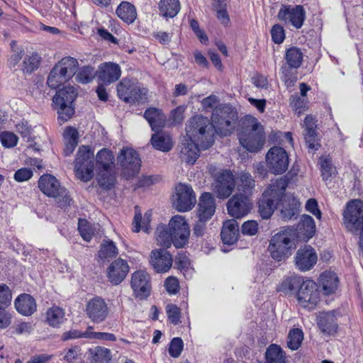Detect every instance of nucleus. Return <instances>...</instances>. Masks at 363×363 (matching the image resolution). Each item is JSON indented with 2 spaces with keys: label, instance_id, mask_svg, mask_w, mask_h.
I'll return each instance as SVG.
<instances>
[{
  "label": "nucleus",
  "instance_id": "1",
  "mask_svg": "<svg viewBox=\"0 0 363 363\" xmlns=\"http://www.w3.org/2000/svg\"><path fill=\"white\" fill-rule=\"evenodd\" d=\"M285 294L296 293L298 304L308 311L314 310L320 301V290L316 282L293 276L284 280L277 288Z\"/></svg>",
  "mask_w": 363,
  "mask_h": 363
},
{
  "label": "nucleus",
  "instance_id": "2",
  "mask_svg": "<svg viewBox=\"0 0 363 363\" xmlns=\"http://www.w3.org/2000/svg\"><path fill=\"white\" fill-rule=\"evenodd\" d=\"M238 135L240 145L250 152H257L265 143V133L258 120L247 115L238 125Z\"/></svg>",
  "mask_w": 363,
  "mask_h": 363
},
{
  "label": "nucleus",
  "instance_id": "3",
  "mask_svg": "<svg viewBox=\"0 0 363 363\" xmlns=\"http://www.w3.org/2000/svg\"><path fill=\"white\" fill-rule=\"evenodd\" d=\"M288 184V179L281 177L272 182L264 191L258 203L259 213L263 219L269 218L277 206L283 205Z\"/></svg>",
  "mask_w": 363,
  "mask_h": 363
},
{
  "label": "nucleus",
  "instance_id": "4",
  "mask_svg": "<svg viewBox=\"0 0 363 363\" xmlns=\"http://www.w3.org/2000/svg\"><path fill=\"white\" fill-rule=\"evenodd\" d=\"M186 136L192 143L207 150L214 143V128L207 117L194 116L186 127Z\"/></svg>",
  "mask_w": 363,
  "mask_h": 363
},
{
  "label": "nucleus",
  "instance_id": "5",
  "mask_svg": "<svg viewBox=\"0 0 363 363\" xmlns=\"http://www.w3.org/2000/svg\"><path fill=\"white\" fill-rule=\"evenodd\" d=\"M211 123L215 132L220 136L230 135L238 125V113L229 104H220L213 111Z\"/></svg>",
  "mask_w": 363,
  "mask_h": 363
},
{
  "label": "nucleus",
  "instance_id": "6",
  "mask_svg": "<svg viewBox=\"0 0 363 363\" xmlns=\"http://www.w3.org/2000/svg\"><path fill=\"white\" fill-rule=\"evenodd\" d=\"M296 241L294 232L291 228L276 233L271 238L268 247L271 257L277 261L286 260L296 249Z\"/></svg>",
  "mask_w": 363,
  "mask_h": 363
},
{
  "label": "nucleus",
  "instance_id": "7",
  "mask_svg": "<svg viewBox=\"0 0 363 363\" xmlns=\"http://www.w3.org/2000/svg\"><path fill=\"white\" fill-rule=\"evenodd\" d=\"M38 187L46 196L52 197L60 208L70 206L72 201L67 189L51 174H43L38 181Z\"/></svg>",
  "mask_w": 363,
  "mask_h": 363
},
{
  "label": "nucleus",
  "instance_id": "8",
  "mask_svg": "<svg viewBox=\"0 0 363 363\" xmlns=\"http://www.w3.org/2000/svg\"><path fill=\"white\" fill-rule=\"evenodd\" d=\"M157 244L169 248L172 244L177 249L182 247V216L171 218L169 225L160 224L156 230Z\"/></svg>",
  "mask_w": 363,
  "mask_h": 363
},
{
  "label": "nucleus",
  "instance_id": "9",
  "mask_svg": "<svg viewBox=\"0 0 363 363\" xmlns=\"http://www.w3.org/2000/svg\"><path fill=\"white\" fill-rule=\"evenodd\" d=\"M77 67L78 61L75 58H62L51 69L48 77V85L52 89H57L76 74Z\"/></svg>",
  "mask_w": 363,
  "mask_h": 363
},
{
  "label": "nucleus",
  "instance_id": "10",
  "mask_svg": "<svg viewBox=\"0 0 363 363\" xmlns=\"http://www.w3.org/2000/svg\"><path fill=\"white\" fill-rule=\"evenodd\" d=\"M77 96L73 86H65L57 91L52 99L54 108L57 109L60 123L67 121L74 114L73 103Z\"/></svg>",
  "mask_w": 363,
  "mask_h": 363
},
{
  "label": "nucleus",
  "instance_id": "11",
  "mask_svg": "<svg viewBox=\"0 0 363 363\" xmlns=\"http://www.w3.org/2000/svg\"><path fill=\"white\" fill-rule=\"evenodd\" d=\"M303 52L297 47H291L286 50V62L280 68L281 79L287 87L293 86L297 80L296 69L303 62Z\"/></svg>",
  "mask_w": 363,
  "mask_h": 363
},
{
  "label": "nucleus",
  "instance_id": "12",
  "mask_svg": "<svg viewBox=\"0 0 363 363\" xmlns=\"http://www.w3.org/2000/svg\"><path fill=\"white\" fill-rule=\"evenodd\" d=\"M94 155L89 146L79 147L74 161V171L77 177L87 182L94 177Z\"/></svg>",
  "mask_w": 363,
  "mask_h": 363
},
{
  "label": "nucleus",
  "instance_id": "13",
  "mask_svg": "<svg viewBox=\"0 0 363 363\" xmlns=\"http://www.w3.org/2000/svg\"><path fill=\"white\" fill-rule=\"evenodd\" d=\"M116 159L123 177L130 179L138 174L141 160L135 150L129 147H123L118 152Z\"/></svg>",
  "mask_w": 363,
  "mask_h": 363
},
{
  "label": "nucleus",
  "instance_id": "14",
  "mask_svg": "<svg viewBox=\"0 0 363 363\" xmlns=\"http://www.w3.org/2000/svg\"><path fill=\"white\" fill-rule=\"evenodd\" d=\"M118 97L125 103L135 104L145 102L147 91L138 84L123 79L117 86Z\"/></svg>",
  "mask_w": 363,
  "mask_h": 363
},
{
  "label": "nucleus",
  "instance_id": "15",
  "mask_svg": "<svg viewBox=\"0 0 363 363\" xmlns=\"http://www.w3.org/2000/svg\"><path fill=\"white\" fill-rule=\"evenodd\" d=\"M266 162L271 173L281 174L288 169L289 155L284 148L272 147L266 155Z\"/></svg>",
  "mask_w": 363,
  "mask_h": 363
},
{
  "label": "nucleus",
  "instance_id": "16",
  "mask_svg": "<svg viewBox=\"0 0 363 363\" xmlns=\"http://www.w3.org/2000/svg\"><path fill=\"white\" fill-rule=\"evenodd\" d=\"M277 17L286 24H291L298 29L303 25L306 19V11L301 5H282Z\"/></svg>",
  "mask_w": 363,
  "mask_h": 363
},
{
  "label": "nucleus",
  "instance_id": "17",
  "mask_svg": "<svg viewBox=\"0 0 363 363\" xmlns=\"http://www.w3.org/2000/svg\"><path fill=\"white\" fill-rule=\"evenodd\" d=\"M215 191L220 199L229 197L235 186V177L230 169H220L214 174Z\"/></svg>",
  "mask_w": 363,
  "mask_h": 363
},
{
  "label": "nucleus",
  "instance_id": "18",
  "mask_svg": "<svg viewBox=\"0 0 363 363\" xmlns=\"http://www.w3.org/2000/svg\"><path fill=\"white\" fill-rule=\"evenodd\" d=\"M252 208V203L247 195L236 194L227 203L228 214L235 218L247 216Z\"/></svg>",
  "mask_w": 363,
  "mask_h": 363
},
{
  "label": "nucleus",
  "instance_id": "19",
  "mask_svg": "<svg viewBox=\"0 0 363 363\" xmlns=\"http://www.w3.org/2000/svg\"><path fill=\"white\" fill-rule=\"evenodd\" d=\"M85 312L93 323H101L108 318L109 308L104 299L96 296L87 302Z\"/></svg>",
  "mask_w": 363,
  "mask_h": 363
},
{
  "label": "nucleus",
  "instance_id": "20",
  "mask_svg": "<svg viewBox=\"0 0 363 363\" xmlns=\"http://www.w3.org/2000/svg\"><path fill=\"white\" fill-rule=\"evenodd\" d=\"M131 288L136 298L147 299L151 293V284L149 274H133Z\"/></svg>",
  "mask_w": 363,
  "mask_h": 363
},
{
  "label": "nucleus",
  "instance_id": "21",
  "mask_svg": "<svg viewBox=\"0 0 363 363\" xmlns=\"http://www.w3.org/2000/svg\"><path fill=\"white\" fill-rule=\"evenodd\" d=\"M318 256L315 250L310 245H306L298 250L295 262L298 269L301 271H309L316 264Z\"/></svg>",
  "mask_w": 363,
  "mask_h": 363
},
{
  "label": "nucleus",
  "instance_id": "22",
  "mask_svg": "<svg viewBox=\"0 0 363 363\" xmlns=\"http://www.w3.org/2000/svg\"><path fill=\"white\" fill-rule=\"evenodd\" d=\"M216 211V203L211 193L205 192L199 198L197 217L200 222H206L210 220Z\"/></svg>",
  "mask_w": 363,
  "mask_h": 363
},
{
  "label": "nucleus",
  "instance_id": "23",
  "mask_svg": "<svg viewBox=\"0 0 363 363\" xmlns=\"http://www.w3.org/2000/svg\"><path fill=\"white\" fill-rule=\"evenodd\" d=\"M172 256L165 250H154L151 252L150 263L156 272H167L172 265Z\"/></svg>",
  "mask_w": 363,
  "mask_h": 363
},
{
  "label": "nucleus",
  "instance_id": "24",
  "mask_svg": "<svg viewBox=\"0 0 363 363\" xmlns=\"http://www.w3.org/2000/svg\"><path fill=\"white\" fill-rule=\"evenodd\" d=\"M98 79L105 84L116 82L121 75L120 66L114 62H108L101 64L97 71Z\"/></svg>",
  "mask_w": 363,
  "mask_h": 363
},
{
  "label": "nucleus",
  "instance_id": "25",
  "mask_svg": "<svg viewBox=\"0 0 363 363\" xmlns=\"http://www.w3.org/2000/svg\"><path fill=\"white\" fill-rule=\"evenodd\" d=\"M294 238H298L301 240L307 242L315 233V224L314 219L308 215H303L295 229Z\"/></svg>",
  "mask_w": 363,
  "mask_h": 363
},
{
  "label": "nucleus",
  "instance_id": "26",
  "mask_svg": "<svg viewBox=\"0 0 363 363\" xmlns=\"http://www.w3.org/2000/svg\"><path fill=\"white\" fill-rule=\"evenodd\" d=\"M340 280L336 274H321L318 279L320 295L330 296L335 294L339 288Z\"/></svg>",
  "mask_w": 363,
  "mask_h": 363
},
{
  "label": "nucleus",
  "instance_id": "27",
  "mask_svg": "<svg viewBox=\"0 0 363 363\" xmlns=\"http://www.w3.org/2000/svg\"><path fill=\"white\" fill-rule=\"evenodd\" d=\"M143 116L155 132L161 130L167 121L166 116L162 110L154 107L146 109Z\"/></svg>",
  "mask_w": 363,
  "mask_h": 363
},
{
  "label": "nucleus",
  "instance_id": "28",
  "mask_svg": "<svg viewBox=\"0 0 363 363\" xmlns=\"http://www.w3.org/2000/svg\"><path fill=\"white\" fill-rule=\"evenodd\" d=\"M239 236V225L235 219H230L223 223L220 233L222 241L226 245H233L237 242Z\"/></svg>",
  "mask_w": 363,
  "mask_h": 363
},
{
  "label": "nucleus",
  "instance_id": "29",
  "mask_svg": "<svg viewBox=\"0 0 363 363\" xmlns=\"http://www.w3.org/2000/svg\"><path fill=\"white\" fill-rule=\"evenodd\" d=\"M16 311L26 316L31 315L36 311L35 299L28 294L19 295L14 301Z\"/></svg>",
  "mask_w": 363,
  "mask_h": 363
},
{
  "label": "nucleus",
  "instance_id": "30",
  "mask_svg": "<svg viewBox=\"0 0 363 363\" xmlns=\"http://www.w3.org/2000/svg\"><path fill=\"white\" fill-rule=\"evenodd\" d=\"M317 323L319 328L324 333L333 335L337 331L336 318L332 311L320 313L318 316Z\"/></svg>",
  "mask_w": 363,
  "mask_h": 363
},
{
  "label": "nucleus",
  "instance_id": "31",
  "mask_svg": "<svg viewBox=\"0 0 363 363\" xmlns=\"http://www.w3.org/2000/svg\"><path fill=\"white\" fill-rule=\"evenodd\" d=\"M116 12L118 18L128 23H132L137 18L135 6L128 1H122Z\"/></svg>",
  "mask_w": 363,
  "mask_h": 363
},
{
  "label": "nucleus",
  "instance_id": "32",
  "mask_svg": "<svg viewBox=\"0 0 363 363\" xmlns=\"http://www.w3.org/2000/svg\"><path fill=\"white\" fill-rule=\"evenodd\" d=\"M153 147L162 152H168L172 147V143L169 135L159 130L155 132L151 138Z\"/></svg>",
  "mask_w": 363,
  "mask_h": 363
},
{
  "label": "nucleus",
  "instance_id": "33",
  "mask_svg": "<svg viewBox=\"0 0 363 363\" xmlns=\"http://www.w3.org/2000/svg\"><path fill=\"white\" fill-rule=\"evenodd\" d=\"M158 8L164 18H173L180 10L179 0H160Z\"/></svg>",
  "mask_w": 363,
  "mask_h": 363
},
{
  "label": "nucleus",
  "instance_id": "34",
  "mask_svg": "<svg viewBox=\"0 0 363 363\" xmlns=\"http://www.w3.org/2000/svg\"><path fill=\"white\" fill-rule=\"evenodd\" d=\"M98 171L96 179L99 186L104 189H111L114 186L116 182L113 168L106 170L103 169H98Z\"/></svg>",
  "mask_w": 363,
  "mask_h": 363
},
{
  "label": "nucleus",
  "instance_id": "35",
  "mask_svg": "<svg viewBox=\"0 0 363 363\" xmlns=\"http://www.w3.org/2000/svg\"><path fill=\"white\" fill-rule=\"evenodd\" d=\"M96 161L98 169L106 170L114 167V155L107 148H103L97 152Z\"/></svg>",
  "mask_w": 363,
  "mask_h": 363
},
{
  "label": "nucleus",
  "instance_id": "36",
  "mask_svg": "<svg viewBox=\"0 0 363 363\" xmlns=\"http://www.w3.org/2000/svg\"><path fill=\"white\" fill-rule=\"evenodd\" d=\"M267 363H286L285 354L281 347L276 344H272L267 348L266 353Z\"/></svg>",
  "mask_w": 363,
  "mask_h": 363
},
{
  "label": "nucleus",
  "instance_id": "37",
  "mask_svg": "<svg viewBox=\"0 0 363 363\" xmlns=\"http://www.w3.org/2000/svg\"><path fill=\"white\" fill-rule=\"evenodd\" d=\"M255 180L248 172H241L238 184V194L247 195L249 197L252 194V189L255 187Z\"/></svg>",
  "mask_w": 363,
  "mask_h": 363
},
{
  "label": "nucleus",
  "instance_id": "38",
  "mask_svg": "<svg viewBox=\"0 0 363 363\" xmlns=\"http://www.w3.org/2000/svg\"><path fill=\"white\" fill-rule=\"evenodd\" d=\"M41 57L37 52L26 55L23 60L21 70L24 74H31L39 67Z\"/></svg>",
  "mask_w": 363,
  "mask_h": 363
},
{
  "label": "nucleus",
  "instance_id": "39",
  "mask_svg": "<svg viewBox=\"0 0 363 363\" xmlns=\"http://www.w3.org/2000/svg\"><path fill=\"white\" fill-rule=\"evenodd\" d=\"M196 203V194L190 185L183 184V212L191 210Z\"/></svg>",
  "mask_w": 363,
  "mask_h": 363
},
{
  "label": "nucleus",
  "instance_id": "40",
  "mask_svg": "<svg viewBox=\"0 0 363 363\" xmlns=\"http://www.w3.org/2000/svg\"><path fill=\"white\" fill-rule=\"evenodd\" d=\"M46 319L50 325L57 327L64 322L65 312L59 307H52L48 310Z\"/></svg>",
  "mask_w": 363,
  "mask_h": 363
},
{
  "label": "nucleus",
  "instance_id": "41",
  "mask_svg": "<svg viewBox=\"0 0 363 363\" xmlns=\"http://www.w3.org/2000/svg\"><path fill=\"white\" fill-rule=\"evenodd\" d=\"M303 333L301 329L294 328L289 331L288 335L287 345L291 350H298L303 341Z\"/></svg>",
  "mask_w": 363,
  "mask_h": 363
},
{
  "label": "nucleus",
  "instance_id": "42",
  "mask_svg": "<svg viewBox=\"0 0 363 363\" xmlns=\"http://www.w3.org/2000/svg\"><path fill=\"white\" fill-rule=\"evenodd\" d=\"M118 255V249L111 240H104L99 251V257L101 259L112 258Z\"/></svg>",
  "mask_w": 363,
  "mask_h": 363
},
{
  "label": "nucleus",
  "instance_id": "43",
  "mask_svg": "<svg viewBox=\"0 0 363 363\" xmlns=\"http://www.w3.org/2000/svg\"><path fill=\"white\" fill-rule=\"evenodd\" d=\"M185 152L183 154L185 156L184 160L187 164H194L199 157V152L202 150L200 145H197L194 143H189L185 147Z\"/></svg>",
  "mask_w": 363,
  "mask_h": 363
},
{
  "label": "nucleus",
  "instance_id": "44",
  "mask_svg": "<svg viewBox=\"0 0 363 363\" xmlns=\"http://www.w3.org/2000/svg\"><path fill=\"white\" fill-rule=\"evenodd\" d=\"M94 360L96 363H108L111 359V352L109 349L96 347L91 350Z\"/></svg>",
  "mask_w": 363,
  "mask_h": 363
},
{
  "label": "nucleus",
  "instance_id": "45",
  "mask_svg": "<svg viewBox=\"0 0 363 363\" xmlns=\"http://www.w3.org/2000/svg\"><path fill=\"white\" fill-rule=\"evenodd\" d=\"M94 70L91 66H84L79 69L76 78L82 84H88L94 78Z\"/></svg>",
  "mask_w": 363,
  "mask_h": 363
},
{
  "label": "nucleus",
  "instance_id": "46",
  "mask_svg": "<svg viewBox=\"0 0 363 363\" xmlns=\"http://www.w3.org/2000/svg\"><path fill=\"white\" fill-rule=\"evenodd\" d=\"M92 327L89 326L87 330L85 331L84 335L86 338L89 339H96L101 340H106V341H116V337L115 335L108 333H103V332H93L91 330Z\"/></svg>",
  "mask_w": 363,
  "mask_h": 363
},
{
  "label": "nucleus",
  "instance_id": "47",
  "mask_svg": "<svg viewBox=\"0 0 363 363\" xmlns=\"http://www.w3.org/2000/svg\"><path fill=\"white\" fill-rule=\"evenodd\" d=\"M304 138L309 149L318 150L320 145L318 143L315 128L305 129Z\"/></svg>",
  "mask_w": 363,
  "mask_h": 363
},
{
  "label": "nucleus",
  "instance_id": "48",
  "mask_svg": "<svg viewBox=\"0 0 363 363\" xmlns=\"http://www.w3.org/2000/svg\"><path fill=\"white\" fill-rule=\"evenodd\" d=\"M78 230L84 240L89 242L91 240L94 232L91 226L86 220L79 219Z\"/></svg>",
  "mask_w": 363,
  "mask_h": 363
},
{
  "label": "nucleus",
  "instance_id": "49",
  "mask_svg": "<svg viewBox=\"0 0 363 363\" xmlns=\"http://www.w3.org/2000/svg\"><path fill=\"white\" fill-rule=\"evenodd\" d=\"M12 294L6 284H0V309L8 307L11 302Z\"/></svg>",
  "mask_w": 363,
  "mask_h": 363
},
{
  "label": "nucleus",
  "instance_id": "50",
  "mask_svg": "<svg viewBox=\"0 0 363 363\" xmlns=\"http://www.w3.org/2000/svg\"><path fill=\"white\" fill-rule=\"evenodd\" d=\"M71 132L70 137L64 149L65 156L70 155L78 144V133L74 129H71Z\"/></svg>",
  "mask_w": 363,
  "mask_h": 363
},
{
  "label": "nucleus",
  "instance_id": "51",
  "mask_svg": "<svg viewBox=\"0 0 363 363\" xmlns=\"http://www.w3.org/2000/svg\"><path fill=\"white\" fill-rule=\"evenodd\" d=\"M18 137L11 132H2L0 134V140L5 147H13L17 145Z\"/></svg>",
  "mask_w": 363,
  "mask_h": 363
},
{
  "label": "nucleus",
  "instance_id": "52",
  "mask_svg": "<svg viewBox=\"0 0 363 363\" xmlns=\"http://www.w3.org/2000/svg\"><path fill=\"white\" fill-rule=\"evenodd\" d=\"M271 35L272 41L276 44H281L285 39V30L279 24H275L272 27Z\"/></svg>",
  "mask_w": 363,
  "mask_h": 363
},
{
  "label": "nucleus",
  "instance_id": "53",
  "mask_svg": "<svg viewBox=\"0 0 363 363\" xmlns=\"http://www.w3.org/2000/svg\"><path fill=\"white\" fill-rule=\"evenodd\" d=\"M321 176L324 181L328 180L335 173V169L331 162L328 158H324L320 161Z\"/></svg>",
  "mask_w": 363,
  "mask_h": 363
},
{
  "label": "nucleus",
  "instance_id": "54",
  "mask_svg": "<svg viewBox=\"0 0 363 363\" xmlns=\"http://www.w3.org/2000/svg\"><path fill=\"white\" fill-rule=\"evenodd\" d=\"M168 352L172 357H179L182 352V338L174 337L169 345Z\"/></svg>",
  "mask_w": 363,
  "mask_h": 363
},
{
  "label": "nucleus",
  "instance_id": "55",
  "mask_svg": "<svg viewBox=\"0 0 363 363\" xmlns=\"http://www.w3.org/2000/svg\"><path fill=\"white\" fill-rule=\"evenodd\" d=\"M129 266L127 262L121 258L115 260L108 267V272H128Z\"/></svg>",
  "mask_w": 363,
  "mask_h": 363
},
{
  "label": "nucleus",
  "instance_id": "56",
  "mask_svg": "<svg viewBox=\"0 0 363 363\" xmlns=\"http://www.w3.org/2000/svg\"><path fill=\"white\" fill-rule=\"evenodd\" d=\"M169 320L173 324H177L180 318V308L174 304H169L166 307Z\"/></svg>",
  "mask_w": 363,
  "mask_h": 363
},
{
  "label": "nucleus",
  "instance_id": "57",
  "mask_svg": "<svg viewBox=\"0 0 363 363\" xmlns=\"http://www.w3.org/2000/svg\"><path fill=\"white\" fill-rule=\"evenodd\" d=\"M172 203L177 211L182 212V182H178L175 186V193L172 195Z\"/></svg>",
  "mask_w": 363,
  "mask_h": 363
},
{
  "label": "nucleus",
  "instance_id": "58",
  "mask_svg": "<svg viewBox=\"0 0 363 363\" xmlns=\"http://www.w3.org/2000/svg\"><path fill=\"white\" fill-rule=\"evenodd\" d=\"M258 230V224L255 220H248L245 222L241 228V232L243 235L252 236L255 235Z\"/></svg>",
  "mask_w": 363,
  "mask_h": 363
},
{
  "label": "nucleus",
  "instance_id": "59",
  "mask_svg": "<svg viewBox=\"0 0 363 363\" xmlns=\"http://www.w3.org/2000/svg\"><path fill=\"white\" fill-rule=\"evenodd\" d=\"M190 26L194 33L196 35L200 42L202 44H207L208 38L204 31L199 28V25L197 21L191 19L190 21Z\"/></svg>",
  "mask_w": 363,
  "mask_h": 363
},
{
  "label": "nucleus",
  "instance_id": "60",
  "mask_svg": "<svg viewBox=\"0 0 363 363\" xmlns=\"http://www.w3.org/2000/svg\"><path fill=\"white\" fill-rule=\"evenodd\" d=\"M33 174V171L30 168H21L15 172L14 179L17 182H22L30 179Z\"/></svg>",
  "mask_w": 363,
  "mask_h": 363
},
{
  "label": "nucleus",
  "instance_id": "61",
  "mask_svg": "<svg viewBox=\"0 0 363 363\" xmlns=\"http://www.w3.org/2000/svg\"><path fill=\"white\" fill-rule=\"evenodd\" d=\"M306 209L307 211L310 212L314 216H315L318 219H320L322 213L318 208V204L316 199H308L306 203Z\"/></svg>",
  "mask_w": 363,
  "mask_h": 363
},
{
  "label": "nucleus",
  "instance_id": "62",
  "mask_svg": "<svg viewBox=\"0 0 363 363\" xmlns=\"http://www.w3.org/2000/svg\"><path fill=\"white\" fill-rule=\"evenodd\" d=\"M164 286L167 292L170 294H176L179 288V280L174 277H168L164 283Z\"/></svg>",
  "mask_w": 363,
  "mask_h": 363
},
{
  "label": "nucleus",
  "instance_id": "63",
  "mask_svg": "<svg viewBox=\"0 0 363 363\" xmlns=\"http://www.w3.org/2000/svg\"><path fill=\"white\" fill-rule=\"evenodd\" d=\"M5 308L0 309V329H5L11 323L12 315Z\"/></svg>",
  "mask_w": 363,
  "mask_h": 363
},
{
  "label": "nucleus",
  "instance_id": "64",
  "mask_svg": "<svg viewBox=\"0 0 363 363\" xmlns=\"http://www.w3.org/2000/svg\"><path fill=\"white\" fill-rule=\"evenodd\" d=\"M31 127L27 122H22L16 125V131L21 134V135L26 138L29 141L31 134Z\"/></svg>",
  "mask_w": 363,
  "mask_h": 363
}]
</instances>
